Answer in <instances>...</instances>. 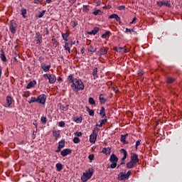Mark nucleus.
<instances>
[{
  "mask_svg": "<svg viewBox=\"0 0 182 182\" xmlns=\"http://www.w3.org/2000/svg\"><path fill=\"white\" fill-rule=\"evenodd\" d=\"M68 80L71 85V87L73 89L75 92H79V90H83L85 89V85L80 79L75 78L73 79V75H70L68 76Z\"/></svg>",
  "mask_w": 182,
  "mask_h": 182,
  "instance_id": "obj_1",
  "label": "nucleus"
},
{
  "mask_svg": "<svg viewBox=\"0 0 182 182\" xmlns=\"http://www.w3.org/2000/svg\"><path fill=\"white\" fill-rule=\"evenodd\" d=\"M93 176V169H88L87 171L84 172L81 176V180L82 182H86L87 180L92 178Z\"/></svg>",
  "mask_w": 182,
  "mask_h": 182,
  "instance_id": "obj_2",
  "label": "nucleus"
},
{
  "mask_svg": "<svg viewBox=\"0 0 182 182\" xmlns=\"http://www.w3.org/2000/svg\"><path fill=\"white\" fill-rule=\"evenodd\" d=\"M109 161L112 163L110 164V168H116L117 166V161H119V159L117 158V156H116V155L112 154L110 156Z\"/></svg>",
  "mask_w": 182,
  "mask_h": 182,
  "instance_id": "obj_3",
  "label": "nucleus"
},
{
  "mask_svg": "<svg viewBox=\"0 0 182 182\" xmlns=\"http://www.w3.org/2000/svg\"><path fill=\"white\" fill-rule=\"evenodd\" d=\"M43 77H46L48 80L49 83L53 85L56 82V76L51 74H44Z\"/></svg>",
  "mask_w": 182,
  "mask_h": 182,
  "instance_id": "obj_4",
  "label": "nucleus"
},
{
  "mask_svg": "<svg viewBox=\"0 0 182 182\" xmlns=\"http://www.w3.org/2000/svg\"><path fill=\"white\" fill-rule=\"evenodd\" d=\"M18 28V25L16 24V21L12 20L10 23V31L11 33H16V28Z\"/></svg>",
  "mask_w": 182,
  "mask_h": 182,
  "instance_id": "obj_5",
  "label": "nucleus"
},
{
  "mask_svg": "<svg viewBox=\"0 0 182 182\" xmlns=\"http://www.w3.org/2000/svg\"><path fill=\"white\" fill-rule=\"evenodd\" d=\"M46 102V95L42 94L37 97V103H40V105H45Z\"/></svg>",
  "mask_w": 182,
  "mask_h": 182,
  "instance_id": "obj_6",
  "label": "nucleus"
},
{
  "mask_svg": "<svg viewBox=\"0 0 182 182\" xmlns=\"http://www.w3.org/2000/svg\"><path fill=\"white\" fill-rule=\"evenodd\" d=\"M96 139H97V132L94 129L90 136V143H96Z\"/></svg>",
  "mask_w": 182,
  "mask_h": 182,
  "instance_id": "obj_7",
  "label": "nucleus"
},
{
  "mask_svg": "<svg viewBox=\"0 0 182 182\" xmlns=\"http://www.w3.org/2000/svg\"><path fill=\"white\" fill-rule=\"evenodd\" d=\"M114 50H116V52H119V53H127V50L126 49V46L124 47H114Z\"/></svg>",
  "mask_w": 182,
  "mask_h": 182,
  "instance_id": "obj_8",
  "label": "nucleus"
},
{
  "mask_svg": "<svg viewBox=\"0 0 182 182\" xmlns=\"http://www.w3.org/2000/svg\"><path fill=\"white\" fill-rule=\"evenodd\" d=\"M121 153L124 155L121 160L120 164L122 165L124 164V161L126 160V159H127V151L124 149H121Z\"/></svg>",
  "mask_w": 182,
  "mask_h": 182,
  "instance_id": "obj_9",
  "label": "nucleus"
},
{
  "mask_svg": "<svg viewBox=\"0 0 182 182\" xmlns=\"http://www.w3.org/2000/svg\"><path fill=\"white\" fill-rule=\"evenodd\" d=\"M131 161L137 164L139 163V156L136 154H132L131 155Z\"/></svg>",
  "mask_w": 182,
  "mask_h": 182,
  "instance_id": "obj_10",
  "label": "nucleus"
},
{
  "mask_svg": "<svg viewBox=\"0 0 182 182\" xmlns=\"http://www.w3.org/2000/svg\"><path fill=\"white\" fill-rule=\"evenodd\" d=\"M70 153H72V150L65 149L61 151L60 154L63 156V157H66V156H68V154H70Z\"/></svg>",
  "mask_w": 182,
  "mask_h": 182,
  "instance_id": "obj_11",
  "label": "nucleus"
},
{
  "mask_svg": "<svg viewBox=\"0 0 182 182\" xmlns=\"http://www.w3.org/2000/svg\"><path fill=\"white\" fill-rule=\"evenodd\" d=\"M36 39H37V44L41 45L42 43V35H41V33H36Z\"/></svg>",
  "mask_w": 182,
  "mask_h": 182,
  "instance_id": "obj_12",
  "label": "nucleus"
},
{
  "mask_svg": "<svg viewBox=\"0 0 182 182\" xmlns=\"http://www.w3.org/2000/svg\"><path fill=\"white\" fill-rule=\"evenodd\" d=\"M127 179L128 178L126 177V173H124V172H121L118 175V180H119L120 181L123 180H127Z\"/></svg>",
  "mask_w": 182,
  "mask_h": 182,
  "instance_id": "obj_13",
  "label": "nucleus"
},
{
  "mask_svg": "<svg viewBox=\"0 0 182 182\" xmlns=\"http://www.w3.org/2000/svg\"><path fill=\"white\" fill-rule=\"evenodd\" d=\"M12 105V97L11 96L6 97V104L5 105L6 107H9Z\"/></svg>",
  "mask_w": 182,
  "mask_h": 182,
  "instance_id": "obj_14",
  "label": "nucleus"
},
{
  "mask_svg": "<svg viewBox=\"0 0 182 182\" xmlns=\"http://www.w3.org/2000/svg\"><path fill=\"white\" fill-rule=\"evenodd\" d=\"M99 55H106L107 53V48L102 47L98 51Z\"/></svg>",
  "mask_w": 182,
  "mask_h": 182,
  "instance_id": "obj_15",
  "label": "nucleus"
},
{
  "mask_svg": "<svg viewBox=\"0 0 182 182\" xmlns=\"http://www.w3.org/2000/svg\"><path fill=\"white\" fill-rule=\"evenodd\" d=\"M137 164L130 161L129 162L127 163V168H133V167H136Z\"/></svg>",
  "mask_w": 182,
  "mask_h": 182,
  "instance_id": "obj_16",
  "label": "nucleus"
},
{
  "mask_svg": "<svg viewBox=\"0 0 182 182\" xmlns=\"http://www.w3.org/2000/svg\"><path fill=\"white\" fill-rule=\"evenodd\" d=\"M99 99L100 103H101V105H105V103H106L107 99L105 97V95L103 94L100 95Z\"/></svg>",
  "mask_w": 182,
  "mask_h": 182,
  "instance_id": "obj_17",
  "label": "nucleus"
},
{
  "mask_svg": "<svg viewBox=\"0 0 182 182\" xmlns=\"http://www.w3.org/2000/svg\"><path fill=\"white\" fill-rule=\"evenodd\" d=\"M100 114L102 119H106V112H105V107H102L100 112Z\"/></svg>",
  "mask_w": 182,
  "mask_h": 182,
  "instance_id": "obj_18",
  "label": "nucleus"
},
{
  "mask_svg": "<svg viewBox=\"0 0 182 182\" xmlns=\"http://www.w3.org/2000/svg\"><path fill=\"white\" fill-rule=\"evenodd\" d=\"M97 32H99V28L95 27V28H94L93 30L88 32V35H96V33H97Z\"/></svg>",
  "mask_w": 182,
  "mask_h": 182,
  "instance_id": "obj_19",
  "label": "nucleus"
},
{
  "mask_svg": "<svg viewBox=\"0 0 182 182\" xmlns=\"http://www.w3.org/2000/svg\"><path fill=\"white\" fill-rule=\"evenodd\" d=\"M36 85V81H31L26 86L27 89H31Z\"/></svg>",
  "mask_w": 182,
  "mask_h": 182,
  "instance_id": "obj_20",
  "label": "nucleus"
},
{
  "mask_svg": "<svg viewBox=\"0 0 182 182\" xmlns=\"http://www.w3.org/2000/svg\"><path fill=\"white\" fill-rule=\"evenodd\" d=\"M0 58L3 62H6L8 60L6 59V57L5 56V53L4 52V50H1V54L0 55Z\"/></svg>",
  "mask_w": 182,
  "mask_h": 182,
  "instance_id": "obj_21",
  "label": "nucleus"
},
{
  "mask_svg": "<svg viewBox=\"0 0 182 182\" xmlns=\"http://www.w3.org/2000/svg\"><path fill=\"white\" fill-rule=\"evenodd\" d=\"M53 136L55 137V140H58L60 134L59 133V131H53Z\"/></svg>",
  "mask_w": 182,
  "mask_h": 182,
  "instance_id": "obj_22",
  "label": "nucleus"
},
{
  "mask_svg": "<svg viewBox=\"0 0 182 182\" xmlns=\"http://www.w3.org/2000/svg\"><path fill=\"white\" fill-rule=\"evenodd\" d=\"M62 36H63V39L65 41L68 42V38H69V33L66 32L65 33H62Z\"/></svg>",
  "mask_w": 182,
  "mask_h": 182,
  "instance_id": "obj_23",
  "label": "nucleus"
},
{
  "mask_svg": "<svg viewBox=\"0 0 182 182\" xmlns=\"http://www.w3.org/2000/svg\"><path fill=\"white\" fill-rule=\"evenodd\" d=\"M55 167L57 168V171H62V170H63V166L62 164H56Z\"/></svg>",
  "mask_w": 182,
  "mask_h": 182,
  "instance_id": "obj_24",
  "label": "nucleus"
},
{
  "mask_svg": "<svg viewBox=\"0 0 182 182\" xmlns=\"http://www.w3.org/2000/svg\"><path fill=\"white\" fill-rule=\"evenodd\" d=\"M41 69L44 70L45 72H49V70L50 69V65H41Z\"/></svg>",
  "mask_w": 182,
  "mask_h": 182,
  "instance_id": "obj_25",
  "label": "nucleus"
},
{
  "mask_svg": "<svg viewBox=\"0 0 182 182\" xmlns=\"http://www.w3.org/2000/svg\"><path fill=\"white\" fill-rule=\"evenodd\" d=\"M64 49L65 50H68V53H70V47H69V43H68V41L65 43Z\"/></svg>",
  "mask_w": 182,
  "mask_h": 182,
  "instance_id": "obj_26",
  "label": "nucleus"
},
{
  "mask_svg": "<svg viewBox=\"0 0 182 182\" xmlns=\"http://www.w3.org/2000/svg\"><path fill=\"white\" fill-rule=\"evenodd\" d=\"M86 110L89 113L90 116H95V110L90 109L88 107H86Z\"/></svg>",
  "mask_w": 182,
  "mask_h": 182,
  "instance_id": "obj_27",
  "label": "nucleus"
},
{
  "mask_svg": "<svg viewBox=\"0 0 182 182\" xmlns=\"http://www.w3.org/2000/svg\"><path fill=\"white\" fill-rule=\"evenodd\" d=\"M127 134H125V135H122L121 136V141L122 143H123V144H126V139H127Z\"/></svg>",
  "mask_w": 182,
  "mask_h": 182,
  "instance_id": "obj_28",
  "label": "nucleus"
},
{
  "mask_svg": "<svg viewBox=\"0 0 182 182\" xmlns=\"http://www.w3.org/2000/svg\"><path fill=\"white\" fill-rule=\"evenodd\" d=\"M92 76H94V79H97V68L93 69Z\"/></svg>",
  "mask_w": 182,
  "mask_h": 182,
  "instance_id": "obj_29",
  "label": "nucleus"
},
{
  "mask_svg": "<svg viewBox=\"0 0 182 182\" xmlns=\"http://www.w3.org/2000/svg\"><path fill=\"white\" fill-rule=\"evenodd\" d=\"M38 102V99H36V97H32L30 100H28V103L29 105H31V103H35V102Z\"/></svg>",
  "mask_w": 182,
  "mask_h": 182,
  "instance_id": "obj_30",
  "label": "nucleus"
},
{
  "mask_svg": "<svg viewBox=\"0 0 182 182\" xmlns=\"http://www.w3.org/2000/svg\"><path fill=\"white\" fill-rule=\"evenodd\" d=\"M58 146L60 147L61 149H63V147H65V139H62V140L58 143Z\"/></svg>",
  "mask_w": 182,
  "mask_h": 182,
  "instance_id": "obj_31",
  "label": "nucleus"
},
{
  "mask_svg": "<svg viewBox=\"0 0 182 182\" xmlns=\"http://www.w3.org/2000/svg\"><path fill=\"white\" fill-rule=\"evenodd\" d=\"M82 117L74 118V122H75V123H82Z\"/></svg>",
  "mask_w": 182,
  "mask_h": 182,
  "instance_id": "obj_32",
  "label": "nucleus"
},
{
  "mask_svg": "<svg viewBox=\"0 0 182 182\" xmlns=\"http://www.w3.org/2000/svg\"><path fill=\"white\" fill-rule=\"evenodd\" d=\"M21 14L23 16V18H26V16H25L26 15V9H21Z\"/></svg>",
  "mask_w": 182,
  "mask_h": 182,
  "instance_id": "obj_33",
  "label": "nucleus"
},
{
  "mask_svg": "<svg viewBox=\"0 0 182 182\" xmlns=\"http://www.w3.org/2000/svg\"><path fill=\"white\" fill-rule=\"evenodd\" d=\"M126 33H137V32L134 31V29H130V28H126Z\"/></svg>",
  "mask_w": 182,
  "mask_h": 182,
  "instance_id": "obj_34",
  "label": "nucleus"
},
{
  "mask_svg": "<svg viewBox=\"0 0 182 182\" xmlns=\"http://www.w3.org/2000/svg\"><path fill=\"white\" fill-rule=\"evenodd\" d=\"M73 141L75 144H77V143H80V139H79L77 137H74Z\"/></svg>",
  "mask_w": 182,
  "mask_h": 182,
  "instance_id": "obj_35",
  "label": "nucleus"
},
{
  "mask_svg": "<svg viewBox=\"0 0 182 182\" xmlns=\"http://www.w3.org/2000/svg\"><path fill=\"white\" fill-rule=\"evenodd\" d=\"M82 11L83 12H88L90 11L89 6L84 5Z\"/></svg>",
  "mask_w": 182,
  "mask_h": 182,
  "instance_id": "obj_36",
  "label": "nucleus"
},
{
  "mask_svg": "<svg viewBox=\"0 0 182 182\" xmlns=\"http://www.w3.org/2000/svg\"><path fill=\"white\" fill-rule=\"evenodd\" d=\"M88 102L90 105H96V102H95L92 97H90Z\"/></svg>",
  "mask_w": 182,
  "mask_h": 182,
  "instance_id": "obj_37",
  "label": "nucleus"
},
{
  "mask_svg": "<svg viewBox=\"0 0 182 182\" xmlns=\"http://www.w3.org/2000/svg\"><path fill=\"white\" fill-rule=\"evenodd\" d=\"M110 31H106L104 34L102 35V38L105 39L107 36L110 35Z\"/></svg>",
  "mask_w": 182,
  "mask_h": 182,
  "instance_id": "obj_38",
  "label": "nucleus"
},
{
  "mask_svg": "<svg viewBox=\"0 0 182 182\" xmlns=\"http://www.w3.org/2000/svg\"><path fill=\"white\" fill-rule=\"evenodd\" d=\"M174 82V79L171 77H167L166 78V82L167 83H173Z\"/></svg>",
  "mask_w": 182,
  "mask_h": 182,
  "instance_id": "obj_39",
  "label": "nucleus"
},
{
  "mask_svg": "<svg viewBox=\"0 0 182 182\" xmlns=\"http://www.w3.org/2000/svg\"><path fill=\"white\" fill-rule=\"evenodd\" d=\"M46 12V11L43 10L41 12L39 13L38 14V18H42L43 16V15H45V13Z\"/></svg>",
  "mask_w": 182,
  "mask_h": 182,
  "instance_id": "obj_40",
  "label": "nucleus"
},
{
  "mask_svg": "<svg viewBox=\"0 0 182 182\" xmlns=\"http://www.w3.org/2000/svg\"><path fill=\"white\" fill-rule=\"evenodd\" d=\"M88 159H89L90 161H93V160L95 159V155L94 154H90L88 156Z\"/></svg>",
  "mask_w": 182,
  "mask_h": 182,
  "instance_id": "obj_41",
  "label": "nucleus"
},
{
  "mask_svg": "<svg viewBox=\"0 0 182 182\" xmlns=\"http://www.w3.org/2000/svg\"><path fill=\"white\" fill-rule=\"evenodd\" d=\"M141 142V140L139 139L138 141H136V144H135V149L136 150H137V147H139V146H140V143Z\"/></svg>",
  "mask_w": 182,
  "mask_h": 182,
  "instance_id": "obj_42",
  "label": "nucleus"
},
{
  "mask_svg": "<svg viewBox=\"0 0 182 182\" xmlns=\"http://www.w3.org/2000/svg\"><path fill=\"white\" fill-rule=\"evenodd\" d=\"M101 12H102V11H100V10H95V11L92 12V14H93V15L97 16V15H99Z\"/></svg>",
  "mask_w": 182,
  "mask_h": 182,
  "instance_id": "obj_43",
  "label": "nucleus"
},
{
  "mask_svg": "<svg viewBox=\"0 0 182 182\" xmlns=\"http://www.w3.org/2000/svg\"><path fill=\"white\" fill-rule=\"evenodd\" d=\"M97 49L96 48H93L92 46H90V52H92V53H95V52H96Z\"/></svg>",
  "mask_w": 182,
  "mask_h": 182,
  "instance_id": "obj_44",
  "label": "nucleus"
},
{
  "mask_svg": "<svg viewBox=\"0 0 182 182\" xmlns=\"http://www.w3.org/2000/svg\"><path fill=\"white\" fill-rule=\"evenodd\" d=\"M41 122L46 124L47 122L46 117H42L41 119Z\"/></svg>",
  "mask_w": 182,
  "mask_h": 182,
  "instance_id": "obj_45",
  "label": "nucleus"
},
{
  "mask_svg": "<svg viewBox=\"0 0 182 182\" xmlns=\"http://www.w3.org/2000/svg\"><path fill=\"white\" fill-rule=\"evenodd\" d=\"M117 16V14H112L109 16V19H116V16Z\"/></svg>",
  "mask_w": 182,
  "mask_h": 182,
  "instance_id": "obj_46",
  "label": "nucleus"
},
{
  "mask_svg": "<svg viewBox=\"0 0 182 182\" xmlns=\"http://www.w3.org/2000/svg\"><path fill=\"white\" fill-rule=\"evenodd\" d=\"M119 11H124L126 9V6H119L118 7Z\"/></svg>",
  "mask_w": 182,
  "mask_h": 182,
  "instance_id": "obj_47",
  "label": "nucleus"
},
{
  "mask_svg": "<svg viewBox=\"0 0 182 182\" xmlns=\"http://www.w3.org/2000/svg\"><path fill=\"white\" fill-rule=\"evenodd\" d=\"M60 127H65V122L61 121L59 122Z\"/></svg>",
  "mask_w": 182,
  "mask_h": 182,
  "instance_id": "obj_48",
  "label": "nucleus"
},
{
  "mask_svg": "<svg viewBox=\"0 0 182 182\" xmlns=\"http://www.w3.org/2000/svg\"><path fill=\"white\" fill-rule=\"evenodd\" d=\"M107 122V119H106L100 120V123H101V124H105V123H106Z\"/></svg>",
  "mask_w": 182,
  "mask_h": 182,
  "instance_id": "obj_49",
  "label": "nucleus"
},
{
  "mask_svg": "<svg viewBox=\"0 0 182 182\" xmlns=\"http://www.w3.org/2000/svg\"><path fill=\"white\" fill-rule=\"evenodd\" d=\"M130 174H132V171H129L127 173H125L126 178L129 179V177H130Z\"/></svg>",
  "mask_w": 182,
  "mask_h": 182,
  "instance_id": "obj_50",
  "label": "nucleus"
},
{
  "mask_svg": "<svg viewBox=\"0 0 182 182\" xmlns=\"http://www.w3.org/2000/svg\"><path fill=\"white\" fill-rule=\"evenodd\" d=\"M165 4H166V2H163V1L158 2L159 6H163V5H165Z\"/></svg>",
  "mask_w": 182,
  "mask_h": 182,
  "instance_id": "obj_51",
  "label": "nucleus"
},
{
  "mask_svg": "<svg viewBox=\"0 0 182 182\" xmlns=\"http://www.w3.org/2000/svg\"><path fill=\"white\" fill-rule=\"evenodd\" d=\"M75 134L77 137H80V136H82V132H75Z\"/></svg>",
  "mask_w": 182,
  "mask_h": 182,
  "instance_id": "obj_52",
  "label": "nucleus"
},
{
  "mask_svg": "<svg viewBox=\"0 0 182 182\" xmlns=\"http://www.w3.org/2000/svg\"><path fill=\"white\" fill-rule=\"evenodd\" d=\"M102 153H103L104 154H107V149L106 148H104L102 151Z\"/></svg>",
  "mask_w": 182,
  "mask_h": 182,
  "instance_id": "obj_53",
  "label": "nucleus"
},
{
  "mask_svg": "<svg viewBox=\"0 0 182 182\" xmlns=\"http://www.w3.org/2000/svg\"><path fill=\"white\" fill-rule=\"evenodd\" d=\"M62 150V148L60 146H58L57 149L55 150L56 153H59Z\"/></svg>",
  "mask_w": 182,
  "mask_h": 182,
  "instance_id": "obj_54",
  "label": "nucleus"
},
{
  "mask_svg": "<svg viewBox=\"0 0 182 182\" xmlns=\"http://www.w3.org/2000/svg\"><path fill=\"white\" fill-rule=\"evenodd\" d=\"M115 19H116L117 22H120V17H119L118 15H117V16L115 17Z\"/></svg>",
  "mask_w": 182,
  "mask_h": 182,
  "instance_id": "obj_55",
  "label": "nucleus"
},
{
  "mask_svg": "<svg viewBox=\"0 0 182 182\" xmlns=\"http://www.w3.org/2000/svg\"><path fill=\"white\" fill-rule=\"evenodd\" d=\"M40 2H42V0H34V4H39Z\"/></svg>",
  "mask_w": 182,
  "mask_h": 182,
  "instance_id": "obj_56",
  "label": "nucleus"
},
{
  "mask_svg": "<svg viewBox=\"0 0 182 182\" xmlns=\"http://www.w3.org/2000/svg\"><path fill=\"white\" fill-rule=\"evenodd\" d=\"M135 21H136V17H134V18L132 19V22H130V24L132 25V23H134Z\"/></svg>",
  "mask_w": 182,
  "mask_h": 182,
  "instance_id": "obj_57",
  "label": "nucleus"
},
{
  "mask_svg": "<svg viewBox=\"0 0 182 182\" xmlns=\"http://www.w3.org/2000/svg\"><path fill=\"white\" fill-rule=\"evenodd\" d=\"M60 110H65V107L63 105L60 106Z\"/></svg>",
  "mask_w": 182,
  "mask_h": 182,
  "instance_id": "obj_58",
  "label": "nucleus"
},
{
  "mask_svg": "<svg viewBox=\"0 0 182 182\" xmlns=\"http://www.w3.org/2000/svg\"><path fill=\"white\" fill-rule=\"evenodd\" d=\"M164 5H166V6H170V3L165 2V4H164Z\"/></svg>",
  "mask_w": 182,
  "mask_h": 182,
  "instance_id": "obj_59",
  "label": "nucleus"
},
{
  "mask_svg": "<svg viewBox=\"0 0 182 182\" xmlns=\"http://www.w3.org/2000/svg\"><path fill=\"white\" fill-rule=\"evenodd\" d=\"M23 97H29V95H26V94H23Z\"/></svg>",
  "mask_w": 182,
  "mask_h": 182,
  "instance_id": "obj_60",
  "label": "nucleus"
},
{
  "mask_svg": "<svg viewBox=\"0 0 182 182\" xmlns=\"http://www.w3.org/2000/svg\"><path fill=\"white\" fill-rule=\"evenodd\" d=\"M47 4H50L52 2V0H46Z\"/></svg>",
  "mask_w": 182,
  "mask_h": 182,
  "instance_id": "obj_61",
  "label": "nucleus"
},
{
  "mask_svg": "<svg viewBox=\"0 0 182 182\" xmlns=\"http://www.w3.org/2000/svg\"><path fill=\"white\" fill-rule=\"evenodd\" d=\"M102 126H103V124H102V122H100L99 127H102Z\"/></svg>",
  "mask_w": 182,
  "mask_h": 182,
  "instance_id": "obj_62",
  "label": "nucleus"
},
{
  "mask_svg": "<svg viewBox=\"0 0 182 182\" xmlns=\"http://www.w3.org/2000/svg\"><path fill=\"white\" fill-rule=\"evenodd\" d=\"M81 53H85V50H83V48L81 49Z\"/></svg>",
  "mask_w": 182,
  "mask_h": 182,
  "instance_id": "obj_63",
  "label": "nucleus"
},
{
  "mask_svg": "<svg viewBox=\"0 0 182 182\" xmlns=\"http://www.w3.org/2000/svg\"><path fill=\"white\" fill-rule=\"evenodd\" d=\"M52 41H56V39H55V38H52Z\"/></svg>",
  "mask_w": 182,
  "mask_h": 182,
  "instance_id": "obj_64",
  "label": "nucleus"
}]
</instances>
